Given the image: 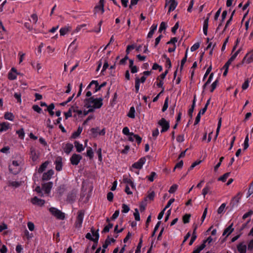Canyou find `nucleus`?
Returning a JSON list of instances; mask_svg holds the SVG:
<instances>
[{
    "label": "nucleus",
    "instance_id": "obj_17",
    "mask_svg": "<svg viewBox=\"0 0 253 253\" xmlns=\"http://www.w3.org/2000/svg\"><path fill=\"white\" fill-rule=\"evenodd\" d=\"M17 72L15 68H12L10 72L8 73V79L13 80L16 79Z\"/></svg>",
    "mask_w": 253,
    "mask_h": 253
},
{
    "label": "nucleus",
    "instance_id": "obj_30",
    "mask_svg": "<svg viewBox=\"0 0 253 253\" xmlns=\"http://www.w3.org/2000/svg\"><path fill=\"white\" fill-rule=\"evenodd\" d=\"M135 109L134 107H131L127 114V116L130 118H134L135 117Z\"/></svg>",
    "mask_w": 253,
    "mask_h": 253
},
{
    "label": "nucleus",
    "instance_id": "obj_28",
    "mask_svg": "<svg viewBox=\"0 0 253 253\" xmlns=\"http://www.w3.org/2000/svg\"><path fill=\"white\" fill-rule=\"evenodd\" d=\"M48 164V163L47 162H45L43 163L39 168L38 172L39 173L42 172L46 168Z\"/></svg>",
    "mask_w": 253,
    "mask_h": 253
},
{
    "label": "nucleus",
    "instance_id": "obj_31",
    "mask_svg": "<svg viewBox=\"0 0 253 253\" xmlns=\"http://www.w3.org/2000/svg\"><path fill=\"white\" fill-rule=\"evenodd\" d=\"M206 247L204 244H201L198 246L196 249H195L192 253H200V252L203 250Z\"/></svg>",
    "mask_w": 253,
    "mask_h": 253
},
{
    "label": "nucleus",
    "instance_id": "obj_63",
    "mask_svg": "<svg viewBox=\"0 0 253 253\" xmlns=\"http://www.w3.org/2000/svg\"><path fill=\"white\" fill-rule=\"evenodd\" d=\"M136 134H134L133 133L131 132L129 135L128 136V139L130 141H133L135 139L134 136H135Z\"/></svg>",
    "mask_w": 253,
    "mask_h": 253
},
{
    "label": "nucleus",
    "instance_id": "obj_25",
    "mask_svg": "<svg viewBox=\"0 0 253 253\" xmlns=\"http://www.w3.org/2000/svg\"><path fill=\"white\" fill-rule=\"evenodd\" d=\"M196 229H197V226H196L193 230V233H192V237L191 238V240H190V241L189 243V245L190 246H191L193 243H194V242L195 241V240L197 238V235H196Z\"/></svg>",
    "mask_w": 253,
    "mask_h": 253
},
{
    "label": "nucleus",
    "instance_id": "obj_23",
    "mask_svg": "<svg viewBox=\"0 0 253 253\" xmlns=\"http://www.w3.org/2000/svg\"><path fill=\"white\" fill-rule=\"evenodd\" d=\"M73 148V144L71 143H67L64 147V151L66 154H69L72 151Z\"/></svg>",
    "mask_w": 253,
    "mask_h": 253
},
{
    "label": "nucleus",
    "instance_id": "obj_13",
    "mask_svg": "<svg viewBox=\"0 0 253 253\" xmlns=\"http://www.w3.org/2000/svg\"><path fill=\"white\" fill-rule=\"evenodd\" d=\"M55 169L57 170L60 171L62 169V158L60 157L56 158L55 161Z\"/></svg>",
    "mask_w": 253,
    "mask_h": 253
},
{
    "label": "nucleus",
    "instance_id": "obj_37",
    "mask_svg": "<svg viewBox=\"0 0 253 253\" xmlns=\"http://www.w3.org/2000/svg\"><path fill=\"white\" fill-rule=\"evenodd\" d=\"M86 156L90 159H92L93 157V152L91 147H88L86 151Z\"/></svg>",
    "mask_w": 253,
    "mask_h": 253
},
{
    "label": "nucleus",
    "instance_id": "obj_59",
    "mask_svg": "<svg viewBox=\"0 0 253 253\" xmlns=\"http://www.w3.org/2000/svg\"><path fill=\"white\" fill-rule=\"evenodd\" d=\"M200 46V44L199 43H196L191 47V51H194L197 50Z\"/></svg>",
    "mask_w": 253,
    "mask_h": 253
},
{
    "label": "nucleus",
    "instance_id": "obj_56",
    "mask_svg": "<svg viewBox=\"0 0 253 253\" xmlns=\"http://www.w3.org/2000/svg\"><path fill=\"white\" fill-rule=\"evenodd\" d=\"M27 226H28V227L29 228V229L32 231L34 230V228H35V225L34 224V223L32 222H28L27 223Z\"/></svg>",
    "mask_w": 253,
    "mask_h": 253
},
{
    "label": "nucleus",
    "instance_id": "obj_18",
    "mask_svg": "<svg viewBox=\"0 0 253 253\" xmlns=\"http://www.w3.org/2000/svg\"><path fill=\"white\" fill-rule=\"evenodd\" d=\"M123 181L126 185H128L129 186H130L132 189H134L135 188V186L134 183L132 181V180L127 177H124L123 179Z\"/></svg>",
    "mask_w": 253,
    "mask_h": 253
},
{
    "label": "nucleus",
    "instance_id": "obj_39",
    "mask_svg": "<svg viewBox=\"0 0 253 253\" xmlns=\"http://www.w3.org/2000/svg\"><path fill=\"white\" fill-rule=\"evenodd\" d=\"M113 226V224L112 223H109L108 225L106 226L103 231L102 233L108 232L111 228H112Z\"/></svg>",
    "mask_w": 253,
    "mask_h": 253
},
{
    "label": "nucleus",
    "instance_id": "obj_44",
    "mask_svg": "<svg viewBox=\"0 0 253 253\" xmlns=\"http://www.w3.org/2000/svg\"><path fill=\"white\" fill-rule=\"evenodd\" d=\"M213 76V74L212 73L210 74L208 81L206 82V83L203 86L204 89L205 88L206 86L207 85H208L209 84H210L211 83V80L212 79Z\"/></svg>",
    "mask_w": 253,
    "mask_h": 253
},
{
    "label": "nucleus",
    "instance_id": "obj_27",
    "mask_svg": "<svg viewBox=\"0 0 253 253\" xmlns=\"http://www.w3.org/2000/svg\"><path fill=\"white\" fill-rule=\"evenodd\" d=\"M82 130L83 128L82 127L79 126L78 128V130L72 134V137L74 138H77L80 135Z\"/></svg>",
    "mask_w": 253,
    "mask_h": 253
},
{
    "label": "nucleus",
    "instance_id": "obj_8",
    "mask_svg": "<svg viewBox=\"0 0 253 253\" xmlns=\"http://www.w3.org/2000/svg\"><path fill=\"white\" fill-rule=\"evenodd\" d=\"M82 156L79 154H74L70 158L71 163L73 165H77L82 159Z\"/></svg>",
    "mask_w": 253,
    "mask_h": 253
},
{
    "label": "nucleus",
    "instance_id": "obj_5",
    "mask_svg": "<svg viewBox=\"0 0 253 253\" xmlns=\"http://www.w3.org/2000/svg\"><path fill=\"white\" fill-rule=\"evenodd\" d=\"M91 232H92L93 236L94 238H92L91 234L90 233H87L86 234V235L85 236V237L87 239H89V240H90L93 241L94 242H97L98 241V240L99 239V233H98V230H97V231H95L94 230V229H91Z\"/></svg>",
    "mask_w": 253,
    "mask_h": 253
},
{
    "label": "nucleus",
    "instance_id": "obj_52",
    "mask_svg": "<svg viewBox=\"0 0 253 253\" xmlns=\"http://www.w3.org/2000/svg\"><path fill=\"white\" fill-rule=\"evenodd\" d=\"M190 217V214H185L183 217V221L184 223H187L189 222V219Z\"/></svg>",
    "mask_w": 253,
    "mask_h": 253
},
{
    "label": "nucleus",
    "instance_id": "obj_62",
    "mask_svg": "<svg viewBox=\"0 0 253 253\" xmlns=\"http://www.w3.org/2000/svg\"><path fill=\"white\" fill-rule=\"evenodd\" d=\"M14 97L17 100V101L19 102H21V94L19 93L16 92L14 94Z\"/></svg>",
    "mask_w": 253,
    "mask_h": 253
},
{
    "label": "nucleus",
    "instance_id": "obj_22",
    "mask_svg": "<svg viewBox=\"0 0 253 253\" xmlns=\"http://www.w3.org/2000/svg\"><path fill=\"white\" fill-rule=\"evenodd\" d=\"M0 131H4L7 130L9 128V124L7 122H3L0 124Z\"/></svg>",
    "mask_w": 253,
    "mask_h": 253
},
{
    "label": "nucleus",
    "instance_id": "obj_51",
    "mask_svg": "<svg viewBox=\"0 0 253 253\" xmlns=\"http://www.w3.org/2000/svg\"><path fill=\"white\" fill-rule=\"evenodd\" d=\"M177 187H178V186L176 184H174V185H172L169 189V193H174L177 189Z\"/></svg>",
    "mask_w": 253,
    "mask_h": 253
},
{
    "label": "nucleus",
    "instance_id": "obj_2",
    "mask_svg": "<svg viewBox=\"0 0 253 253\" xmlns=\"http://www.w3.org/2000/svg\"><path fill=\"white\" fill-rule=\"evenodd\" d=\"M50 213L58 219L63 220L65 218V214L61 211L55 208H50L49 209Z\"/></svg>",
    "mask_w": 253,
    "mask_h": 253
},
{
    "label": "nucleus",
    "instance_id": "obj_35",
    "mask_svg": "<svg viewBox=\"0 0 253 253\" xmlns=\"http://www.w3.org/2000/svg\"><path fill=\"white\" fill-rule=\"evenodd\" d=\"M230 174V172L225 173L222 176L218 178V180L221 181L222 182H225L227 178L229 176Z\"/></svg>",
    "mask_w": 253,
    "mask_h": 253
},
{
    "label": "nucleus",
    "instance_id": "obj_4",
    "mask_svg": "<svg viewBox=\"0 0 253 253\" xmlns=\"http://www.w3.org/2000/svg\"><path fill=\"white\" fill-rule=\"evenodd\" d=\"M84 213L82 211L78 212V215L75 223V227L76 228H81L84 219Z\"/></svg>",
    "mask_w": 253,
    "mask_h": 253
},
{
    "label": "nucleus",
    "instance_id": "obj_7",
    "mask_svg": "<svg viewBox=\"0 0 253 253\" xmlns=\"http://www.w3.org/2000/svg\"><path fill=\"white\" fill-rule=\"evenodd\" d=\"M169 5L168 12L174 10L177 5V2L175 0H166V6Z\"/></svg>",
    "mask_w": 253,
    "mask_h": 253
},
{
    "label": "nucleus",
    "instance_id": "obj_41",
    "mask_svg": "<svg viewBox=\"0 0 253 253\" xmlns=\"http://www.w3.org/2000/svg\"><path fill=\"white\" fill-rule=\"evenodd\" d=\"M169 106V98L167 97L165 100L164 104L162 108V111L165 112L167 110Z\"/></svg>",
    "mask_w": 253,
    "mask_h": 253
},
{
    "label": "nucleus",
    "instance_id": "obj_34",
    "mask_svg": "<svg viewBox=\"0 0 253 253\" xmlns=\"http://www.w3.org/2000/svg\"><path fill=\"white\" fill-rule=\"evenodd\" d=\"M76 39L74 40L70 44L69 46V50L71 51L72 52H74V51L76 50L77 48V45H75Z\"/></svg>",
    "mask_w": 253,
    "mask_h": 253
},
{
    "label": "nucleus",
    "instance_id": "obj_60",
    "mask_svg": "<svg viewBox=\"0 0 253 253\" xmlns=\"http://www.w3.org/2000/svg\"><path fill=\"white\" fill-rule=\"evenodd\" d=\"M183 161L181 160L180 162H179L178 163L176 164V165H175V166L174 168V170L175 169H181L183 166Z\"/></svg>",
    "mask_w": 253,
    "mask_h": 253
},
{
    "label": "nucleus",
    "instance_id": "obj_61",
    "mask_svg": "<svg viewBox=\"0 0 253 253\" xmlns=\"http://www.w3.org/2000/svg\"><path fill=\"white\" fill-rule=\"evenodd\" d=\"M174 199L173 198H171L170 199L169 201L168 202L166 206L165 207V208H164V209L166 210L167 209L169 208L170 205L174 202Z\"/></svg>",
    "mask_w": 253,
    "mask_h": 253
},
{
    "label": "nucleus",
    "instance_id": "obj_42",
    "mask_svg": "<svg viewBox=\"0 0 253 253\" xmlns=\"http://www.w3.org/2000/svg\"><path fill=\"white\" fill-rule=\"evenodd\" d=\"M249 134H248L245 139V141H244V150H246L247 149L249 145Z\"/></svg>",
    "mask_w": 253,
    "mask_h": 253
},
{
    "label": "nucleus",
    "instance_id": "obj_40",
    "mask_svg": "<svg viewBox=\"0 0 253 253\" xmlns=\"http://www.w3.org/2000/svg\"><path fill=\"white\" fill-rule=\"evenodd\" d=\"M135 91L136 92H138L139 89V86H140V79L138 78H136L135 79Z\"/></svg>",
    "mask_w": 253,
    "mask_h": 253
},
{
    "label": "nucleus",
    "instance_id": "obj_24",
    "mask_svg": "<svg viewBox=\"0 0 253 253\" xmlns=\"http://www.w3.org/2000/svg\"><path fill=\"white\" fill-rule=\"evenodd\" d=\"M77 193L76 192L73 191L71 193H70L67 197V200L70 202H73L74 201L76 198Z\"/></svg>",
    "mask_w": 253,
    "mask_h": 253
},
{
    "label": "nucleus",
    "instance_id": "obj_48",
    "mask_svg": "<svg viewBox=\"0 0 253 253\" xmlns=\"http://www.w3.org/2000/svg\"><path fill=\"white\" fill-rule=\"evenodd\" d=\"M69 31V29L68 28H62L60 30V34L61 36H64Z\"/></svg>",
    "mask_w": 253,
    "mask_h": 253
},
{
    "label": "nucleus",
    "instance_id": "obj_43",
    "mask_svg": "<svg viewBox=\"0 0 253 253\" xmlns=\"http://www.w3.org/2000/svg\"><path fill=\"white\" fill-rule=\"evenodd\" d=\"M73 108V107H71L67 112L64 113L66 119L72 116V109Z\"/></svg>",
    "mask_w": 253,
    "mask_h": 253
},
{
    "label": "nucleus",
    "instance_id": "obj_1",
    "mask_svg": "<svg viewBox=\"0 0 253 253\" xmlns=\"http://www.w3.org/2000/svg\"><path fill=\"white\" fill-rule=\"evenodd\" d=\"M84 103V107L89 109L88 112H94L95 109H99L102 106L103 98L90 97L85 99Z\"/></svg>",
    "mask_w": 253,
    "mask_h": 253
},
{
    "label": "nucleus",
    "instance_id": "obj_16",
    "mask_svg": "<svg viewBox=\"0 0 253 253\" xmlns=\"http://www.w3.org/2000/svg\"><path fill=\"white\" fill-rule=\"evenodd\" d=\"M244 61L246 60V62L250 63L253 61V51H252L248 53L243 59Z\"/></svg>",
    "mask_w": 253,
    "mask_h": 253
},
{
    "label": "nucleus",
    "instance_id": "obj_64",
    "mask_svg": "<svg viewBox=\"0 0 253 253\" xmlns=\"http://www.w3.org/2000/svg\"><path fill=\"white\" fill-rule=\"evenodd\" d=\"M253 193V181L251 183V184L249 187V190H248V194H249L248 197L251 196Z\"/></svg>",
    "mask_w": 253,
    "mask_h": 253
},
{
    "label": "nucleus",
    "instance_id": "obj_50",
    "mask_svg": "<svg viewBox=\"0 0 253 253\" xmlns=\"http://www.w3.org/2000/svg\"><path fill=\"white\" fill-rule=\"evenodd\" d=\"M122 212H124V213H127L129 211V208L128 207V206H127L126 205L124 204H123L122 205Z\"/></svg>",
    "mask_w": 253,
    "mask_h": 253
},
{
    "label": "nucleus",
    "instance_id": "obj_38",
    "mask_svg": "<svg viewBox=\"0 0 253 253\" xmlns=\"http://www.w3.org/2000/svg\"><path fill=\"white\" fill-rule=\"evenodd\" d=\"M94 84L95 85V92L97 91L98 90H100L101 89V87H100V85L98 84V83L97 81H92L89 84V86H90L92 84Z\"/></svg>",
    "mask_w": 253,
    "mask_h": 253
},
{
    "label": "nucleus",
    "instance_id": "obj_45",
    "mask_svg": "<svg viewBox=\"0 0 253 253\" xmlns=\"http://www.w3.org/2000/svg\"><path fill=\"white\" fill-rule=\"evenodd\" d=\"M90 131L91 132L92 134H93V136L94 137H96L98 134L99 128L98 127L92 128L91 129Z\"/></svg>",
    "mask_w": 253,
    "mask_h": 253
},
{
    "label": "nucleus",
    "instance_id": "obj_11",
    "mask_svg": "<svg viewBox=\"0 0 253 253\" xmlns=\"http://www.w3.org/2000/svg\"><path fill=\"white\" fill-rule=\"evenodd\" d=\"M31 202L34 205H36L40 206H43L45 203L43 200L39 199L37 197H35L33 198H32L31 200Z\"/></svg>",
    "mask_w": 253,
    "mask_h": 253
},
{
    "label": "nucleus",
    "instance_id": "obj_10",
    "mask_svg": "<svg viewBox=\"0 0 253 253\" xmlns=\"http://www.w3.org/2000/svg\"><path fill=\"white\" fill-rule=\"evenodd\" d=\"M40 155V153L36 150V149L34 147L30 148V158L32 159L33 162L36 161Z\"/></svg>",
    "mask_w": 253,
    "mask_h": 253
},
{
    "label": "nucleus",
    "instance_id": "obj_26",
    "mask_svg": "<svg viewBox=\"0 0 253 253\" xmlns=\"http://www.w3.org/2000/svg\"><path fill=\"white\" fill-rule=\"evenodd\" d=\"M21 182L16 181H10L8 182V186H12L14 188H17L21 185Z\"/></svg>",
    "mask_w": 253,
    "mask_h": 253
},
{
    "label": "nucleus",
    "instance_id": "obj_9",
    "mask_svg": "<svg viewBox=\"0 0 253 253\" xmlns=\"http://www.w3.org/2000/svg\"><path fill=\"white\" fill-rule=\"evenodd\" d=\"M145 158L142 157L140 158L137 162L134 163L132 165V167L136 169H140L142 168L143 165L145 163Z\"/></svg>",
    "mask_w": 253,
    "mask_h": 253
},
{
    "label": "nucleus",
    "instance_id": "obj_15",
    "mask_svg": "<svg viewBox=\"0 0 253 253\" xmlns=\"http://www.w3.org/2000/svg\"><path fill=\"white\" fill-rule=\"evenodd\" d=\"M233 224L231 223L228 227H227L224 231L222 235L223 236H229L234 230L233 228Z\"/></svg>",
    "mask_w": 253,
    "mask_h": 253
},
{
    "label": "nucleus",
    "instance_id": "obj_6",
    "mask_svg": "<svg viewBox=\"0 0 253 253\" xmlns=\"http://www.w3.org/2000/svg\"><path fill=\"white\" fill-rule=\"evenodd\" d=\"M158 124L162 127V129L161 131L162 133L167 131L169 128V123L164 118L161 119L158 122Z\"/></svg>",
    "mask_w": 253,
    "mask_h": 253
},
{
    "label": "nucleus",
    "instance_id": "obj_12",
    "mask_svg": "<svg viewBox=\"0 0 253 253\" xmlns=\"http://www.w3.org/2000/svg\"><path fill=\"white\" fill-rule=\"evenodd\" d=\"M54 173V171L53 170L50 169L48 170L46 172H45L43 174L42 179L43 180H47L50 179Z\"/></svg>",
    "mask_w": 253,
    "mask_h": 253
},
{
    "label": "nucleus",
    "instance_id": "obj_29",
    "mask_svg": "<svg viewBox=\"0 0 253 253\" xmlns=\"http://www.w3.org/2000/svg\"><path fill=\"white\" fill-rule=\"evenodd\" d=\"M54 108V105L53 103L50 104L48 106H47L46 110L49 112V114L52 116L54 115V113L53 111V110Z\"/></svg>",
    "mask_w": 253,
    "mask_h": 253
},
{
    "label": "nucleus",
    "instance_id": "obj_54",
    "mask_svg": "<svg viewBox=\"0 0 253 253\" xmlns=\"http://www.w3.org/2000/svg\"><path fill=\"white\" fill-rule=\"evenodd\" d=\"M152 69L153 70H157V69H159V70L160 71H162V67L160 66L159 65H158V64L157 63H154L153 64V66L152 67Z\"/></svg>",
    "mask_w": 253,
    "mask_h": 253
},
{
    "label": "nucleus",
    "instance_id": "obj_21",
    "mask_svg": "<svg viewBox=\"0 0 253 253\" xmlns=\"http://www.w3.org/2000/svg\"><path fill=\"white\" fill-rule=\"evenodd\" d=\"M75 147L76 148V150L78 152H81L84 150V147L82 144H81L79 142L76 141L74 142Z\"/></svg>",
    "mask_w": 253,
    "mask_h": 253
},
{
    "label": "nucleus",
    "instance_id": "obj_46",
    "mask_svg": "<svg viewBox=\"0 0 253 253\" xmlns=\"http://www.w3.org/2000/svg\"><path fill=\"white\" fill-rule=\"evenodd\" d=\"M167 24L165 22H162L160 26L159 32H162V31L164 30H165L167 28Z\"/></svg>",
    "mask_w": 253,
    "mask_h": 253
},
{
    "label": "nucleus",
    "instance_id": "obj_19",
    "mask_svg": "<svg viewBox=\"0 0 253 253\" xmlns=\"http://www.w3.org/2000/svg\"><path fill=\"white\" fill-rule=\"evenodd\" d=\"M209 20V17H207V18L204 20V22L203 32L205 35H207V34H208Z\"/></svg>",
    "mask_w": 253,
    "mask_h": 253
},
{
    "label": "nucleus",
    "instance_id": "obj_47",
    "mask_svg": "<svg viewBox=\"0 0 253 253\" xmlns=\"http://www.w3.org/2000/svg\"><path fill=\"white\" fill-rule=\"evenodd\" d=\"M134 218L136 220L139 221L140 220V216L138 210L137 209H135V211L133 213Z\"/></svg>",
    "mask_w": 253,
    "mask_h": 253
},
{
    "label": "nucleus",
    "instance_id": "obj_33",
    "mask_svg": "<svg viewBox=\"0 0 253 253\" xmlns=\"http://www.w3.org/2000/svg\"><path fill=\"white\" fill-rule=\"evenodd\" d=\"M226 206V204L225 203L222 204L217 210V213L218 214L223 213Z\"/></svg>",
    "mask_w": 253,
    "mask_h": 253
},
{
    "label": "nucleus",
    "instance_id": "obj_53",
    "mask_svg": "<svg viewBox=\"0 0 253 253\" xmlns=\"http://www.w3.org/2000/svg\"><path fill=\"white\" fill-rule=\"evenodd\" d=\"M210 188L208 186H206L202 190V194L205 197L206 195L210 191Z\"/></svg>",
    "mask_w": 253,
    "mask_h": 253
},
{
    "label": "nucleus",
    "instance_id": "obj_3",
    "mask_svg": "<svg viewBox=\"0 0 253 253\" xmlns=\"http://www.w3.org/2000/svg\"><path fill=\"white\" fill-rule=\"evenodd\" d=\"M21 168L19 163L17 161H13L9 166V170L13 174H16L20 171Z\"/></svg>",
    "mask_w": 253,
    "mask_h": 253
},
{
    "label": "nucleus",
    "instance_id": "obj_49",
    "mask_svg": "<svg viewBox=\"0 0 253 253\" xmlns=\"http://www.w3.org/2000/svg\"><path fill=\"white\" fill-rule=\"evenodd\" d=\"M187 51H188V49L186 50L185 57L181 60V65H180V69H181V70L182 69L184 64H185V62L186 61L187 57Z\"/></svg>",
    "mask_w": 253,
    "mask_h": 253
},
{
    "label": "nucleus",
    "instance_id": "obj_57",
    "mask_svg": "<svg viewBox=\"0 0 253 253\" xmlns=\"http://www.w3.org/2000/svg\"><path fill=\"white\" fill-rule=\"evenodd\" d=\"M95 10L96 12H98L99 10L101 11V13H103L104 12V8H103V5H99L98 6H96L95 7Z\"/></svg>",
    "mask_w": 253,
    "mask_h": 253
},
{
    "label": "nucleus",
    "instance_id": "obj_14",
    "mask_svg": "<svg viewBox=\"0 0 253 253\" xmlns=\"http://www.w3.org/2000/svg\"><path fill=\"white\" fill-rule=\"evenodd\" d=\"M52 187V183L50 182L44 184L42 185V189L46 193L48 194Z\"/></svg>",
    "mask_w": 253,
    "mask_h": 253
},
{
    "label": "nucleus",
    "instance_id": "obj_32",
    "mask_svg": "<svg viewBox=\"0 0 253 253\" xmlns=\"http://www.w3.org/2000/svg\"><path fill=\"white\" fill-rule=\"evenodd\" d=\"M4 118L6 120H8L12 121L14 119V115L11 113L7 112V113H5Z\"/></svg>",
    "mask_w": 253,
    "mask_h": 253
},
{
    "label": "nucleus",
    "instance_id": "obj_58",
    "mask_svg": "<svg viewBox=\"0 0 253 253\" xmlns=\"http://www.w3.org/2000/svg\"><path fill=\"white\" fill-rule=\"evenodd\" d=\"M122 132L125 135H128L131 133V132H129V130L127 127H125L123 129Z\"/></svg>",
    "mask_w": 253,
    "mask_h": 253
},
{
    "label": "nucleus",
    "instance_id": "obj_20",
    "mask_svg": "<svg viewBox=\"0 0 253 253\" xmlns=\"http://www.w3.org/2000/svg\"><path fill=\"white\" fill-rule=\"evenodd\" d=\"M237 249L240 253H246L247 246L243 243H240L238 246Z\"/></svg>",
    "mask_w": 253,
    "mask_h": 253
},
{
    "label": "nucleus",
    "instance_id": "obj_36",
    "mask_svg": "<svg viewBox=\"0 0 253 253\" xmlns=\"http://www.w3.org/2000/svg\"><path fill=\"white\" fill-rule=\"evenodd\" d=\"M16 133L18 135L19 137L21 139H23L25 135V133L23 128H21L16 131Z\"/></svg>",
    "mask_w": 253,
    "mask_h": 253
},
{
    "label": "nucleus",
    "instance_id": "obj_55",
    "mask_svg": "<svg viewBox=\"0 0 253 253\" xmlns=\"http://www.w3.org/2000/svg\"><path fill=\"white\" fill-rule=\"evenodd\" d=\"M32 108L35 111L39 113H41L42 109L38 105H34L33 106Z\"/></svg>",
    "mask_w": 253,
    "mask_h": 253
}]
</instances>
